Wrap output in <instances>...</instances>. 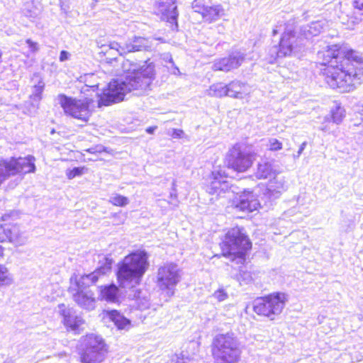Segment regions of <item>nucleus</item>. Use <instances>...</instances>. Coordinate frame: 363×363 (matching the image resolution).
I'll return each mask as SVG.
<instances>
[{
	"label": "nucleus",
	"mask_w": 363,
	"mask_h": 363,
	"mask_svg": "<svg viewBox=\"0 0 363 363\" xmlns=\"http://www.w3.org/2000/svg\"><path fill=\"white\" fill-rule=\"evenodd\" d=\"M352 5L354 11L350 20L352 24L359 23L363 21V0H353Z\"/></svg>",
	"instance_id": "28"
},
{
	"label": "nucleus",
	"mask_w": 363,
	"mask_h": 363,
	"mask_svg": "<svg viewBox=\"0 0 363 363\" xmlns=\"http://www.w3.org/2000/svg\"><path fill=\"white\" fill-rule=\"evenodd\" d=\"M286 25L285 24H280L279 26H277L275 28H274L273 30V35H277L279 31H281L282 29V27L285 26Z\"/></svg>",
	"instance_id": "44"
},
{
	"label": "nucleus",
	"mask_w": 363,
	"mask_h": 363,
	"mask_svg": "<svg viewBox=\"0 0 363 363\" xmlns=\"http://www.w3.org/2000/svg\"><path fill=\"white\" fill-rule=\"evenodd\" d=\"M173 138H183L184 133L181 129H172L171 133H169Z\"/></svg>",
	"instance_id": "38"
},
{
	"label": "nucleus",
	"mask_w": 363,
	"mask_h": 363,
	"mask_svg": "<svg viewBox=\"0 0 363 363\" xmlns=\"http://www.w3.org/2000/svg\"><path fill=\"white\" fill-rule=\"evenodd\" d=\"M141 66V65L135 63L128 59L124 60L121 65L123 71L126 73L127 75L139 71Z\"/></svg>",
	"instance_id": "32"
},
{
	"label": "nucleus",
	"mask_w": 363,
	"mask_h": 363,
	"mask_svg": "<svg viewBox=\"0 0 363 363\" xmlns=\"http://www.w3.org/2000/svg\"><path fill=\"white\" fill-rule=\"evenodd\" d=\"M90 153L107 152L106 148L103 146H96L95 147L89 148L88 150Z\"/></svg>",
	"instance_id": "40"
},
{
	"label": "nucleus",
	"mask_w": 363,
	"mask_h": 363,
	"mask_svg": "<svg viewBox=\"0 0 363 363\" xmlns=\"http://www.w3.org/2000/svg\"><path fill=\"white\" fill-rule=\"evenodd\" d=\"M253 160V155L234 147L229 155L228 166L235 171L243 172L252 166Z\"/></svg>",
	"instance_id": "12"
},
{
	"label": "nucleus",
	"mask_w": 363,
	"mask_h": 363,
	"mask_svg": "<svg viewBox=\"0 0 363 363\" xmlns=\"http://www.w3.org/2000/svg\"><path fill=\"white\" fill-rule=\"evenodd\" d=\"M108 202L116 206L124 207L129 203V199L126 196L114 193L111 195Z\"/></svg>",
	"instance_id": "31"
},
{
	"label": "nucleus",
	"mask_w": 363,
	"mask_h": 363,
	"mask_svg": "<svg viewBox=\"0 0 363 363\" xmlns=\"http://www.w3.org/2000/svg\"><path fill=\"white\" fill-rule=\"evenodd\" d=\"M323 24L322 21L312 22L301 28L298 35L294 32L291 28L286 26L281 38L279 48L274 46L269 51L271 55L269 62H274L277 57H284L300 52L305 45V40L320 33L323 29Z\"/></svg>",
	"instance_id": "3"
},
{
	"label": "nucleus",
	"mask_w": 363,
	"mask_h": 363,
	"mask_svg": "<svg viewBox=\"0 0 363 363\" xmlns=\"http://www.w3.org/2000/svg\"><path fill=\"white\" fill-rule=\"evenodd\" d=\"M99 298L107 302L116 303L118 301L119 289L115 284L100 286Z\"/></svg>",
	"instance_id": "22"
},
{
	"label": "nucleus",
	"mask_w": 363,
	"mask_h": 363,
	"mask_svg": "<svg viewBox=\"0 0 363 363\" xmlns=\"http://www.w3.org/2000/svg\"><path fill=\"white\" fill-rule=\"evenodd\" d=\"M181 356L182 357L183 359L186 358V359H189V357L186 356L184 354V352H182L181 353Z\"/></svg>",
	"instance_id": "47"
},
{
	"label": "nucleus",
	"mask_w": 363,
	"mask_h": 363,
	"mask_svg": "<svg viewBox=\"0 0 363 363\" xmlns=\"http://www.w3.org/2000/svg\"><path fill=\"white\" fill-rule=\"evenodd\" d=\"M107 317L114 323L119 330H128L131 327L130 320L116 310L108 311Z\"/></svg>",
	"instance_id": "23"
},
{
	"label": "nucleus",
	"mask_w": 363,
	"mask_h": 363,
	"mask_svg": "<svg viewBox=\"0 0 363 363\" xmlns=\"http://www.w3.org/2000/svg\"><path fill=\"white\" fill-rule=\"evenodd\" d=\"M88 78H89L90 79H94V78H95V76L94 74H91L88 77Z\"/></svg>",
	"instance_id": "49"
},
{
	"label": "nucleus",
	"mask_w": 363,
	"mask_h": 363,
	"mask_svg": "<svg viewBox=\"0 0 363 363\" xmlns=\"http://www.w3.org/2000/svg\"><path fill=\"white\" fill-rule=\"evenodd\" d=\"M306 145H307V142L305 141V142L302 143V144L301 145V146L297 152V154L294 155V159L298 158L300 157V155L302 154L303 151L306 148Z\"/></svg>",
	"instance_id": "41"
},
{
	"label": "nucleus",
	"mask_w": 363,
	"mask_h": 363,
	"mask_svg": "<svg viewBox=\"0 0 363 363\" xmlns=\"http://www.w3.org/2000/svg\"><path fill=\"white\" fill-rule=\"evenodd\" d=\"M56 100L67 115L84 122L89 121L91 113L90 106L94 102L92 99H76L65 94H59Z\"/></svg>",
	"instance_id": "9"
},
{
	"label": "nucleus",
	"mask_w": 363,
	"mask_h": 363,
	"mask_svg": "<svg viewBox=\"0 0 363 363\" xmlns=\"http://www.w3.org/2000/svg\"><path fill=\"white\" fill-rule=\"evenodd\" d=\"M45 88V83L42 79H38V82L32 86V92L30 95L31 105L34 108L38 109L40 101L42 99V94Z\"/></svg>",
	"instance_id": "25"
},
{
	"label": "nucleus",
	"mask_w": 363,
	"mask_h": 363,
	"mask_svg": "<svg viewBox=\"0 0 363 363\" xmlns=\"http://www.w3.org/2000/svg\"><path fill=\"white\" fill-rule=\"evenodd\" d=\"M149 255L145 250H135L126 255L117 264V281L122 288H133L140 284L149 268Z\"/></svg>",
	"instance_id": "4"
},
{
	"label": "nucleus",
	"mask_w": 363,
	"mask_h": 363,
	"mask_svg": "<svg viewBox=\"0 0 363 363\" xmlns=\"http://www.w3.org/2000/svg\"><path fill=\"white\" fill-rule=\"evenodd\" d=\"M13 283V274L4 264H0V289L9 287Z\"/></svg>",
	"instance_id": "27"
},
{
	"label": "nucleus",
	"mask_w": 363,
	"mask_h": 363,
	"mask_svg": "<svg viewBox=\"0 0 363 363\" xmlns=\"http://www.w3.org/2000/svg\"><path fill=\"white\" fill-rule=\"evenodd\" d=\"M156 12L161 15L162 20L171 23H174L177 27V19L178 11L177 9L176 0H157L156 4Z\"/></svg>",
	"instance_id": "16"
},
{
	"label": "nucleus",
	"mask_w": 363,
	"mask_h": 363,
	"mask_svg": "<svg viewBox=\"0 0 363 363\" xmlns=\"http://www.w3.org/2000/svg\"><path fill=\"white\" fill-rule=\"evenodd\" d=\"M287 301V295L284 293H272L256 298L253 302V311L258 315L272 320L281 313Z\"/></svg>",
	"instance_id": "8"
},
{
	"label": "nucleus",
	"mask_w": 363,
	"mask_h": 363,
	"mask_svg": "<svg viewBox=\"0 0 363 363\" xmlns=\"http://www.w3.org/2000/svg\"><path fill=\"white\" fill-rule=\"evenodd\" d=\"M99 84H86L85 86L82 88V92L85 93L86 91H87L89 90L88 89L89 87L93 89V91H94L95 88L99 89Z\"/></svg>",
	"instance_id": "43"
},
{
	"label": "nucleus",
	"mask_w": 363,
	"mask_h": 363,
	"mask_svg": "<svg viewBox=\"0 0 363 363\" xmlns=\"http://www.w3.org/2000/svg\"><path fill=\"white\" fill-rule=\"evenodd\" d=\"M93 1H94V3H97L99 1V0H92Z\"/></svg>",
	"instance_id": "51"
},
{
	"label": "nucleus",
	"mask_w": 363,
	"mask_h": 363,
	"mask_svg": "<svg viewBox=\"0 0 363 363\" xmlns=\"http://www.w3.org/2000/svg\"><path fill=\"white\" fill-rule=\"evenodd\" d=\"M26 43L32 52H35L39 50L38 44L35 42L32 41L30 39L26 40Z\"/></svg>",
	"instance_id": "39"
},
{
	"label": "nucleus",
	"mask_w": 363,
	"mask_h": 363,
	"mask_svg": "<svg viewBox=\"0 0 363 363\" xmlns=\"http://www.w3.org/2000/svg\"><path fill=\"white\" fill-rule=\"evenodd\" d=\"M36 15H37V13H33V14H31V15H30V17H33V18H34V17H35V16H36Z\"/></svg>",
	"instance_id": "50"
},
{
	"label": "nucleus",
	"mask_w": 363,
	"mask_h": 363,
	"mask_svg": "<svg viewBox=\"0 0 363 363\" xmlns=\"http://www.w3.org/2000/svg\"><path fill=\"white\" fill-rule=\"evenodd\" d=\"M83 346L81 353L82 363H100L105 357L106 345L103 338L94 334H89L82 338Z\"/></svg>",
	"instance_id": "10"
},
{
	"label": "nucleus",
	"mask_w": 363,
	"mask_h": 363,
	"mask_svg": "<svg viewBox=\"0 0 363 363\" xmlns=\"http://www.w3.org/2000/svg\"><path fill=\"white\" fill-rule=\"evenodd\" d=\"M133 298L138 309L143 311L149 308L150 306V294L147 291H134Z\"/></svg>",
	"instance_id": "26"
},
{
	"label": "nucleus",
	"mask_w": 363,
	"mask_h": 363,
	"mask_svg": "<svg viewBox=\"0 0 363 363\" xmlns=\"http://www.w3.org/2000/svg\"><path fill=\"white\" fill-rule=\"evenodd\" d=\"M244 60V53L240 51H234L228 57L215 60L212 65V69L214 71L229 72L238 68Z\"/></svg>",
	"instance_id": "15"
},
{
	"label": "nucleus",
	"mask_w": 363,
	"mask_h": 363,
	"mask_svg": "<svg viewBox=\"0 0 363 363\" xmlns=\"http://www.w3.org/2000/svg\"><path fill=\"white\" fill-rule=\"evenodd\" d=\"M269 148L272 151H277L282 148V144L276 138L269 140Z\"/></svg>",
	"instance_id": "36"
},
{
	"label": "nucleus",
	"mask_w": 363,
	"mask_h": 363,
	"mask_svg": "<svg viewBox=\"0 0 363 363\" xmlns=\"http://www.w3.org/2000/svg\"><path fill=\"white\" fill-rule=\"evenodd\" d=\"M247 91V86L240 82H233L228 85V94L230 97L242 99Z\"/></svg>",
	"instance_id": "24"
},
{
	"label": "nucleus",
	"mask_w": 363,
	"mask_h": 363,
	"mask_svg": "<svg viewBox=\"0 0 363 363\" xmlns=\"http://www.w3.org/2000/svg\"><path fill=\"white\" fill-rule=\"evenodd\" d=\"M58 313L62 316L64 325L72 331L77 332L84 324V320L75 315L73 308L67 307L64 303L59 304Z\"/></svg>",
	"instance_id": "17"
},
{
	"label": "nucleus",
	"mask_w": 363,
	"mask_h": 363,
	"mask_svg": "<svg viewBox=\"0 0 363 363\" xmlns=\"http://www.w3.org/2000/svg\"><path fill=\"white\" fill-rule=\"evenodd\" d=\"M69 56H70V54L68 52H67L65 50H62V51H61L60 55V60L61 62L66 61V60H69Z\"/></svg>",
	"instance_id": "42"
},
{
	"label": "nucleus",
	"mask_w": 363,
	"mask_h": 363,
	"mask_svg": "<svg viewBox=\"0 0 363 363\" xmlns=\"http://www.w3.org/2000/svg\"><path fill=\"white\" fill-rule=\"evenodd\" d=\"M207 94L210 96L218 98L228 96V85H224L222 83L214 84L207 91Z\"/></svg>",
	"instance_id": "29"
},
{
	"label": "nucleus",
	"mask_w": 363,
	"mask_h": 363,
	"mask_svg": "<svg viewBox=\"0 0 363 363\" xmlns=\"http://www.w3.org/2000/svg\"><path fill=\"white\" fill-rule=\"evenodd\" d=\"M152 47L149 39L143 37H136L129 39L125 44L123 52L126 53L146 50Z\"/></svg>",
	"instance_id": "20"
},
{
	"label": "nucleus",
	"mask_w": 363,
	"mask_h": 363,
	"mask_svg": "<svg viewBox=\"0 0 363 363\" xmlns=\"http://www.w3.org/2000/svg\"><path fill=\"white\" fill-rule=\"evenodd\" d=\"M318 52L325 67L322 69L325 82L332 89L342 92L353 91L363 82V60L352 50H345L337 45L327 46Z\"/></svg>",
	"instance_id": "1"
},
{
	"label": "nucleus",
	"mask_w": 363,
	"mask_h": 363,
	"mask_svg": "<svg viewBox=\"0 0 363 363\" xmlns=\"http://www.w3.org/2000/svg\"><path fill=\"white\" fill-rule=\"evenodd\" d=\"M223 13V10L220 6L207 7L203 13V17L206 21H212L216 20Z\"/></svg>",
	"instance_id": "30"
},
{
	"label": "nucleus",
	"mask_w": 363,
	"mask_h": 363,
	"mask_svg": "<svg viewBox=\"0 0 363 363\" xmlns=\"http://www.w3.org/2000/svg\"><path fill=\"white\" fill-rule=\"evenodd\" d=\"M259 206V201L252 192L245 191L238 199L235 207L241 211L252 212Z\"/></svg>",
	"instance_id": "19"
},
{
	"label": "nucleus",
	"mask_w": 363,
	"mask_h": 363,
	"mask_svg": "<svg viewBox=\"0 0 363 363\" xmlns=\"http://www.w3.org/2000/svg\"><path fill=\"white\" fill-rule=\"evenodd\" d=\"M4 248L0 245V256L3 255Z\"/></svg>",
	"instance_id": "48"
},
{
	"label": "nucleus",
	"mask_w": 363,
	"mask_h": 363,
	"mask_svg": "<svg viewBox=\"0 0 363 363\" xmlns=\"http://www.w3.org/2000/svg\"><path fill=\"white\" fill-rule=\"evenodd\" d=\"M345 116V111L344 108L340 106H336L335 108L331 110V117L333 121L336 124H340L344 117Z\"/></svg>",
	"instance_id": "33"
},
{
	"label": "nucleus",
	"mask_w": 363,
	"mask_h": 363,
	"mask_svg": "<svg viewBox=\"0 0 363 363\" xmlns=\"http://www.w3.org/2000/svg\"><path fill=\"white\" fill-rule=\"evenodd\" d=\"M287 188V181L284 177L274 176L267 184L266 194L270 199H277Z\"/></svg>",
	"instance_id": "18"
},
{
	"label": "nucleus",
	"mask_w": 363,
	"mask_h": 363,
	"mask_svg": "<svg viewBox=\"0 0 363 363\" xmlns=\"http://www.w3.org/2000/svg\"><path fill=\"white\" fill-rule=\"evenodd\" d=\"M277 173V171L272 162L262 160L257 164L255 175L258 179H266L269 177L276 175Z\"/></svg>",
	"instance_id": "21"
},
{
	"label": "nucleus",
	"mask_w": 363,
	"mask_h": 363,
	"mask_svg": "<svg viewBox=\"0 0 363 363\" xmlns=\"http://www.w3.org/2000/svg\"><path fill=\"white\" fill-rule=\"evenodd\" d=\"M211 353L216 363H237L242 353L241 344L233 333L218 334L213 339Z\"/></svg>",
	"instance_id": "6"
},
{
	"label": "nucleus",
	"mask_w": 363,
	"mask_h": 363,
	"mask_svg": "<svg viewBox=\"0 0 363 363\" xmlns=\"http://www.w3.org/2000/svg\"><path fill=\"white\" fill-rule=\"evenodd\" d=\"M155 65L144 62L140 69L126 75L125 80H113L108 84V88L102 94H98V106H109L113 103L121 101L126 93L131 91H144L147 90L155 79Z\"/></svg>",
	"instance_id": "2"
},
{
	"label": "nucleus",
	"mask_w": 363,
	"mask_h": 363,
	"mask_svg": "<svg viewBox=\"0 0 363 363\" xmlns=\"http://www.w3.org/2000/svg\"><path fill=\"white\" fill-rule=\"evenodd\" d=\"M181 277V270L176 264L165 263L157 269V286L160 289L167 291L169 295L172 296Z\"/></svg>",
	"instance_id": "11"
},
{
	"label": "nucleus",
	"mask_w": 363,
	"mask_h": 363,
	"mask_svg": "<svg viewBox=\"0 0 363 363\" xmlns=\"http://www.w3.org/2000/svg\"><path fill=\"white\" fill-rule=\"evenodd\" d=\"M157 129V126H150L146 129V132L149 134H152Z\"/></svg>",
	"instance_id": "45"
},
{
	"label": "nucleus",
	"mask_w": 363,
	"mask_h": 363,
	"mask_svg": "<svg viewBox=\"0 0 363 363\" xmlns=\"http://www.w3.org/2000/svg\"><path fill=\"white\" fill-rule=\"evenodd\" d=\"M87 169L84 167H77L72 169L66 170V176L69 179H72L77 177H80L86 172Z\"/></svg>",
	"instance_id": "34"
},
{
	"label": "nucleus",
	"mask_w": 363,
	"mask_h": 363,
	"mask_svg": "<svg viewBox=\"0 0 363 363\" xmlns=\"http://www.w3.org/2000/svg\"><path fill=\"white\" fill-rule=\"evenodd\" d=\"M228 175L221 168L214 169L210 177V182L206 187V191L210 194L220 196L226 192L229 189V183L227 181Z\"/></svg>",
	"instance_id": "13"
},
{
	"label": "nucleus",
	"mask_w": 363,
	"mask_h": 363,
	"mask_svg": "<svg viewBox=\"0 0 363 363\" xmlns=\"http://www.w3.org/2000/svg\"><path fill=\"white\" fill-rule=\"evenodd\" d=\"M212 296L218 301L221 302L226 300L228 298V294L224 289L221 288L216 290L213 294Z\"/></svg>",
	"instance_id": "35"
},
{
	"label": "nucleus",
	"mask_w": 363,
	"mask_h": 363,
	"mask_svg": "<svg viewBox=\"0 0 363 363\" xmlns=\"http://www.w3.org/2000/svg\"><path fill=\"white\" fill-rule=\"evenodd\" d=\"M251 248L249 239L239 228H233L228 230L225 236L221 249L223 255L231 260L238 259V263L245 261V256L248 250Z\"/></svg>",
	"instance_id": "7"
},
{
	"label": "nucleus",
	"mask_w": 363,
	"mask_h": 363,
	"mask_svg": "<svg viewBox=\"0 0 363 363\" xmlns=\"http://www.w3.org/2000/svg\"><path fill=\"white\" fill-rule=\"evenodd\" d=\"M360 125L363 127V124H362H362H360Z\"/></svg>",
	"instance_id": "52"
},
{
	"label": "nucleus",
	"mask_w": 363,
	"mask_h": 363,
	"mask_svg": "<svg viewBox=\"0 0 363 363\" xmlns=\"http://www.w3.org/2000/svg\"><path fill=\"white\" fill-rule=\"evenodd\" d=\"M105 262L94 272L89 274L82 276L79 280H75L74 284H72L69 287V291L72 294L74 301L81 308L87 311H92L95 308L96 298L94 293L86 287H82V284H89L96 283L101 276L107 274L111 272L113 259L105 257Z\"/></svg>",
	"instance_id": "5"
},
{
	"label": "nucleus",
	"mask_w": 363,
	"mask_h": 363,
	"mask_svg": "<svg viewBox=\"0 0 363 363\" xmlns=\"http://www.w3.org/2000/svg\"><path fill=\"white\" fill-rule=\"evenodd\" d=\"M27 236L16 224H4L0 228V242L9 240L17 245H23L27 241Z\"/></svg>",
	"instance_id": "14"
},
{
	"label": "nucleus",
	"mask_w": 363,
	"mask_h": 363,
	"mask_svg": "<svg viewBox=\"0 0 363 363\" xmlns=\"http://www.w3.org/2000/svg\"><path fill=\"white\" fill-rule=\"evenodd\" d=\"M108 47L111 50H116L121 55H123V54H126V52H123V49L124 48V45H121L117 42H115V41L111 42L109 43V45H108Z\"/></svg>",
	"instance_id": "37"
},
{
	"label": "nucleus",
	"mask_w": 363,
	"mask_h": 363,
	"mask_svg": "<svg viewBox=\"0 0 363 363\" xmlns=\"http://www.w3.org/2000/svg\"><path fill=\"white\" fill-rule=\"evenodd\" d=\"M244 274L245 276L244 279H250L251 277H250V275L248 273L245 272Z\"/></svg>",
	"instance_id": "46"
}]
</instances>
